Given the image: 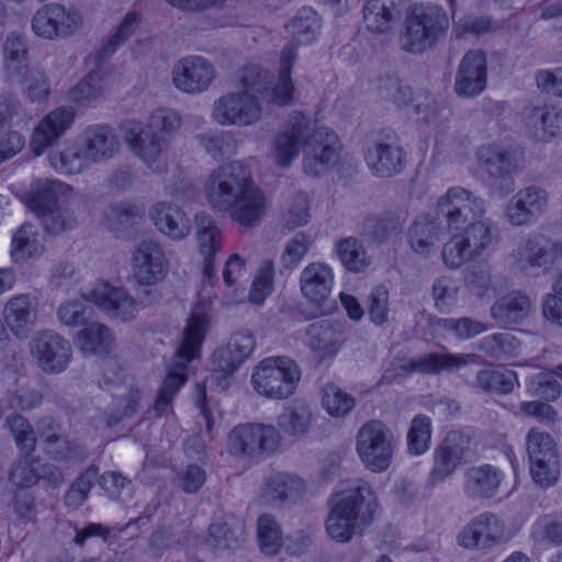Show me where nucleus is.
<instances>
[{
    "label": "nucleus",
    "instance_id": "obj_30",
    "mask_svg": "<svg viewBox=\"0 0 562 562\" xmlns=\"http://www.w3.org/2000/svg\"><path fill=\"white\" fill-rule=\"evenodd\" d=\"M195 224L198 248L204 258L203 274L211 278L215 271V256L222 249V232L212 216L205 212L196 214Z\"/></svg>",
    "mask_w": 562,
    "mask_h": 562
},
{
    "label": "nucleus",
    "instance_id": "obj_26",
    "mask_svg": "<svg viewBox=\"0 0 562 562\" xmlns=\"http://www.w3.org/2000/svg\"><path fill=\"white\" fill-rule=\"evenodd\" d=\"M487 82L486 56L480 49L469 50L461 59L456 74L454 91L461 98L481 94Z\"/></svg>",
    "mask_w": 562,
    "mask_h": 562
},
{
    "label": "nucleus",
    "instance_id": "obj_54",
    "mask_svg": "<svg viewBox=\"0 0 562 562\" xmlns=\"http://www.w3.org/2000/svg\"><path fill=\"white\" fill-rule=\"evenodd\" d=\"M49 161L56 171L66 175H78L91 165L89 159H86L82 146L80 148L69 147L57 154H52Z\"/></svg>",
    "mask_w": 562,
    "mask_h": 562
},
{
    "label": "nucleus",
    "instance_id": "obj_28",
    "mask_svg": "<svg viewBox=\"0 0 562 562\" xmlns=\"http://www.w3.org/2000/svg\"><path fill=\"white\" fill-rule=\"evenodd\" d=\"M504 473L492 464L468 468L463 474L464 495L472 501L491 499L498 493Z\"/></svg>",
    "mask_w": 562,
    "mask_h": 562
},
{
    "label": "nucleus",
    "instance_id": "obj_57",
    "mask_svg": "<svg viewBox=\"0 0 562 562\" xmlns=\"http://www.w3.org/2000/svg\"><path fill=\"white\" fill-rule=\"evenodd\" d=\"M181 124V116L175 110L159 108L151 112L145 126L158 135L165 136L170 143V138L177 134Z\"/></svg>",
    "mask_w": 562,
    "mask_h": 562
},
{
    "label": "nucleus",
    "instance_id": "obj_13",
    "mask_svg": "<svg viewBox=\"0 0 562 562\" xmlns=\"http://www.w3.org/2000/svg\"><path fill=\"white\" fill-rule=\"evenodd\" d=\"M256 346L255 337L250 333H236L231 336L227 344L217 347L209 358L211 380L224 391L229 387L233 375L248 359Z\"/></svg>",
    "mask_w": 562,
    "mask_h": 562
},
{
    "label": "nucleus",
    "instance_id": "obj_19",
    "mask_svg": "<svg viewBox=\"0 0 562 562\" xmlns=\"http://www.w3.org/2000/svg\"><path fill=\"white\" fill-rule=\"evenodd\" d=\"M30 351L45 373H60L66 370L72 355L70 342L52 329L37 331L30 341Z\"/></svg>",
    "mask_w": 562,
    "mask_h": 562
},
{
    "label": "nucleus",
    "instance_id": "obj_9",
    "mask_svg": "<svg viewBox=\"0 0 562 562\" xmlns=\"http://www.w3.org/2000/svg\"><path fill=\"white\" fill-rule=\"evenodd\" d=\"M296 60L293 45L284 46L280 57V74L278 82L272 86L271 77L267 70L249 65L241 70L239 83L241 92L256 95L262 103H276L284 105L291 102L294 92V85L291 79V67Z\"/></svg>",
    "mask_w": 562,
    "mask_h": 562
},
{
    "label": "nucleus",
    "instance_id": "obj_60",
    "mask_svg": "<svg viewBox=\"0 0 562 562\" xmlns=\"http://www.w3.org/2000/svg\"><path fill=\"white\" fill-rule=\"evenodd\" d=\"M42 463L34 458H22L9 473L10 481L20 488L30 487L41 480Z\"/></svg>",
    "mask_w": 562,
    "mask_h": 562
},
{
    "label": "nucleus",
    "instance_id": "obj_62",
    "mask_svg": "<svg viewBox=\"0 0 562 562\" xmlns=\"http://www.w3.org/2000/svg\"><path fill=\"white\" fill-rule=\"evenodd\" d=\"M7 425L12 431L16 446L27 453L36 447V434L32 425L22 415L13 414L7 417Z\"/></svg>",
    "mask_w": 562,
    "mask_h": 562
},
{
    "label": "nucleus",
    "instance_id": "obj_3",
    "mask_svg": "<svg viewBox=\"0 0 562 562\" xmlns=\"http://www.w3.org/2000/svg\"><path fill=\"white\" fill-rule=\"evenodd\" d=\"M302 147L303 169L312 177L325 173L338 161L336 134L326 127H312L305 114L294 112L284 128L276 135L270 156L277 166L286 168L297 158Z\"/></svg>",
    "mask_w": 562,
    "mask_h": 562
},
{
    "label": "nucleus",
    "instance_id": "obj_51",
    "mask_svg": "<svg viewBox=\"0 0 562 562\" xmlns=\"http://www.w3.org/2000/svg\"><path fill=\"white\" fill-rule=\"evenodd\" d=\"M257 537L261 551L267 555H274L282 546V532L276 518L262 514L257 520Z\"/></svg>",
    "mask_w": 562,
    "mask_h": 562
},
{
    "label": "nucleus",
    "instance_id": "obj_36",
    "mask_svg": "<svg viewBox=\"0 0 562 562\" xmlns=\"http://www.w3.org/2000/svg\"><path fill=\"white\" fill-rule=\"evenodd\" d=\"M464 457V449L454 442V435L448 436L434 450V465L428 476V484L436 486L450 477Z\"/></svg>",
    "mask_w": 562,
    "mask_h": 562
},
{
    "label": "nucleus",
    "instance_id": "obj_35",
    "mask_svg": "<svg viewBox=\"0 0 562 562\" xmlns=\"http://www.w3.org/2000/svg\"><path fill=\"white\" fill-rule=\"evenodd\" d=\"M333 284V270L323 262L307 265L300 276L302 294L313 303L326 301L331 293Z\"/></svg>",
    "mask_w": 562,
    "mask_h": 562
},
{
    "label": "nucleus",
    "instance_id": "obj_64",
    "mask_svg": "<svg viewBox=\"0 0 562 562\" xmlns=\"http://www.w3.org/2000/svg\"><path fill=\"white\" fill-rule=\"evenodd\" d=\"M532 536L540 542L562 546V519L552 516L539 518L533 524Z\"/></svg>",
    "mask_w": 562,
    "mask_h": 562
},
{
    "label": "nucleus",
    "instance_id": "obj_46",
    "mask_svg": "<svg viewBox=\"0 0 562 562\" xmlns=\"http://www.w3.org/2000/svg\"><path fill=\"white\" fill-rule=\"evenodd\" d=\"M520 349V341L509 333L491 334L477 342L479 351L497 361L518 356Z\"/></svg>",
    "mask_w": 562,
    "mask_h": 562
},
{
    "label": "nucleus",
    "instance_id": "obj_45",
    "mask_svg": "<svg viewBox=\"0 0 562 562\" xmlns=\"http://www.w3.org/2000/svg\"><path fill=\"white\" fill-rule=\"evenodd\" d=\"M105 92V75L101 69H95L69 90L68 99L76 104L87 106L103 99Z\"/></svg>",
    "mask_w": 562,
    "mask_h": 562
},
{
    "label": "nucleus",
    "instance_id": "obj_8",
    "mask_svg": "<svg viewBox=\"0 0 562 562\" xmlns=\"http://www.w3.org/2000/svg\"><path fill=\"white\" fill-rule=\"evenodd\" d=\"M449 27V18L442 7L432 3H418L406 14L400 34L403 50L420 54L432 47Z\"/></svg>",
    "mask_w": 562,
    "mask_h": 562
},
{
    "label": "nucleus",
    "instance_id": "obj_39",
    "mask_svg": "<svg viewBox=\"0 0 562 562\" xmlns=\"http://www.w3.org/2000/svg\"><path fill=\"white\" fill-rule=\"evenodd\" d=\"M560 113L553 106H533L528 110L525 123L532 138L549 142L560 132Z\"/></svg>",
    "mask_w": 562,
    "mask_h": 562
},
{
    "label": "nucleus",
    "instance_id": "obj_24",
    "mask_svg": "<svg viewBox=\"0 0 562 562\" xmlns=\"http://www.w3.org/2000/svg\"><path fill=\"white\" fill-rule=\"evenodd\" d=\"M133 276L142 285H154L162 281L169 262L162 247L153 240L140 241L132 257Z\"/></svg>",
    "mask_w": 562,
    "mask_h": 562
},
{
    "label": "nucleus",
    "instance_id": "obj_49",
    "mask_svg": "<svg viewBox=\"0 0 562 562\" xmlns=\"http://www.w3.org/2000/svg\"><path fill=\"white\" fill-rule=\"evenodd\" d=\"M198 145L214 159L233 155L236 151V142L229 132H207L195 135Z\"/></svg>",
    "mask_w": 562,
    "mask_h": 562
},
{
    "label": "nucleus",
    "instance_id": "obj_61",
    "mask_svg": "<svg viewBox=\"0 0 562 562\" xmlns=\"http://www.w3.org/2000/svg\"><path fill=\"white\" fill-rule=\"evenodd\" d=\"M367 310L374 325L382 326L389 321L390 303L386 286L380 284L371 290L367 299Z\"/></svg>",
    "mask_w": 562,
    "mask_h": 562
},
{
    "label": "nucleus",
    "instance_id": "obj_17",
    "mask_svg": "<svg viewBox=\"0 0 562 562\" xmlns=\"http://www.w3.org/2000/svg\"><path fill=\"white\" fill-rule=\"evenodd\" d=\"M82 25L80 12L59 3H47L36 10L31 27L38 37L55 41L76 34Z\"/></svg>",
    "mask_w": 562,
    "mask_h": 562
},
{
    "label": "nucleus",
    "instance_id": "obj_38",
    "mask_svg": "<svg viewBox=\"0 0 562 562\" xmlns=\"http://www.w3.org/2000/svg\"><path fill=\"white\" fill-rule=\"evenodd\" d=\"M307 484L301 477L281 473L269 477L262 487L261 497L269 505L295 501L306 493Z\"/></svg>",
    "mask_w": 562,
    "mask_h": 562
},
{
    "label": "nucleus",
    "instance_id": "obj_44",
    "mask_svg": "<svg viewBox=\"0 0 562 562\" xmlns=\"http://www.w3.org/2000/svg\"><path fill=\"white\" fill-rule=\"evenodd\" d=\"M313 411L304 402H296L283 408L277 418L278 427L290 437H301L308 432L313 422Z\"/></svg>",
    "mask_w": 562,
    "mask_h": 562
},
{
    "label": "nucleus",
    "instance_id": "obj_4",
    "mask_svg": "<svg viewBox=\"0 0 562 562\" xmlns=\"http://www.w3.org/2000/svg\"><path fill=\"white\" fill-rule=\"evenodd\" d=\"M326 531L337 542H349L373 522L380 504L371 484L361 479L341 481L329 501Z\"/></svg>",
    "mask_w": 562,
    "mask_h": 562
},
{
    "label": "nucleus",
    "instance_id": "obj_21",
    "mask_svg": "<svg viewBox=\"0 0 562 562\" xmlns=\"http://www.w3.org/2000/svg\"><path fill=\"white\" fill-rule=\"evenodd\" d=\"M474 359L475 355L473 353L429 352L400 364L401 372L398 374H391L390 371H386L383 379L391 382L398 375L407 376L415 372L431 375L452 373L467 367Z\"/></svg>",
    "mask_w": 562,
    "mask_h": 562
},
{
    "label": "nucleus",
    "instance_id": "obj_43",
    "mask_svg": "<svg viewBox=\"0 0 562 562\" xmlns=\"http://www.w3.org/2000/svg\"><path fill=\"white\" fill-rule=\"evenodd\" d=\"M321 27V18L315 10L308 7L300 9L288 26L292 36V43L286 46L293 45L295 54L297 55V46L307 45L314 42L319 34Z\"/></svg>",
    "mask_w": 562,
    "mask_h": 562
},
{
    "label": "nucleus",
    "instance_id": "obj_32",
    "mask_svg": "<svg viewBox=\"0 0 562 562\" xmlns=\"http://www.w3.org/2000/svg\"><path fill=\"white\" fill-rule=\"evenodd\" d=\"M532 310L530 297L520 292L512 291L497 299L490 308L491 317L502 327L521 324Z\"/></svg>",
    "mask_w": 562,
    "mask_h": 562
},
{
    "label": "nucleus",
    "instance_id": "obj_10",
    "mask_svg": "<svg viewBox=\"0 0 562 562\" xmlns=\"http://www.w3.org/2000/svg\"><path fill=\"white\" fill-rule=\"evenodd\" d=\"M301 375V368L292 358L268 357L254 368L251 385L266 398L284 401L295 393Z\"/></svg>",
    "mask_w": 562,
    "mask_h": 562
},
{
    "label": "nucleus",
    "instance_id": "obj_12",
    "mask_svg": "<svg viewBox=\"0 0 562 562\" xmlns=\"http://www.w3.org/2000/svg\"><path fill=\"white\" fill-rule=\"evenodd\" d=\"M396 447L393 431L380 420L363 424L356 437V451L367 469L374 473L386 471Z\"/></svg>",
    "mask_w": 562,
    "mask_h": 562
},
{
    "label": "nucleus",
    "instance_id": "obj_18",
    "mask_svg": "<svg viewBox=\"0 0 562 562\" xmlns=\"http://www.w3.org/2000/svg\"><path fill=\"white\" fill-rule=\"evenodd\" d=\"M122 130L132 153L151 170L162 172L164 158L169 148L166 137L134 121L123 122Z\"/></svg>",
    "mask_w": 562,
    "mask_h": 562
},
{
    "label": "nucleus",
    "instance_id": "obj_14",
    "mask_svg": "<svg viewBox=\"0 0 562 562\" xmlns=\"http://www.w3.org/2000/svg\"><path fill=\"white\" fill-rule=\"evenodd\" d=\"M522 153L497 144H485L477 148L476 159L487 173L493 187H497L502 195L513 192V176L520 169Z\"/></svg>",
    "mask_w": 562,
    "mask_h": 562
},
{
    "label": "nucleus",
    "instance_id": "obj_34",
    "mask_svg": "<svg viewBox=\"0 0 562 562\" xmlns=\"http://www.w3.org/2000/svg\"><path fill=\"white\" fill-rule=\"evenodd\" d=\"M3 316L13 335L25 338L36 323L37 311L29 294H18L7 302Z\"/></svg>",
    "mask_w": 562,
    "mask_h": 562
},
{
    "label": "nucleus",
    "instance_id": "obj_29",
    "mask_svg": "<svg viewBox=\"0 0 562 562\" xmlns=\"http://www.w3.org/2000/svg\"><path fill=\"white\" fill-rule=\"evenodd\" d=\"M86 159L100 164L113 158L120 150V140L108 125H92L85 130L81 144Z\"/></svg>",
    "mask_w": 562,
    "mask_h": 562
},
{
    "label": "nucleus",
    "instance_id": "obj_55",
    "mask_svg": "<svg viewBox=\"0 0 562 562\" xmlns=\"http://www.w3.org/2000/svg\"><path fill=\"white\" fill-rule=\"evenodd\" d=\"M140 20L142 18L139 13L128 12L122 20L116 32L111 37H109L99 49L97 59L102 61L110 58V56H112L117 47L122 45L135 32L140 23Z\"/></svg>",
    "mask_w": 562,
    "mask_h": 562
},
{
    "label": "nucleus",
    "instance_id": "obj_16",
    "mask_svg": "<svg viewBox=\"0 0 562 562\" xmlns=\"http://www.w3.org/2000/svg\"><path fill=\"white\" fill-rule=\"evenodd\" d=\"M363 156L370 171L380 178L400 173L405 166L406 154L400 138L392 131L381 132L368 140Z\"/></svg>",
    "mask_w": 562,
    "mask_h": 562
},
{
    "label": "nucleus",
    "instance_id": "obj_40",
    "mask_svg": "<svg viewBox=\"0 0 562 562\" xmlns=\"http://www.w3.org/2000/svg\"><path fill=\"white\" fill-rule=\"evenodd\" d=\"M402 0H369L363 8V21L373 33H385L400 19Z\"/></svg>",
    "mask_w": 562,
    "mask_h": 562
},
{
    "label": "nucleus",
    "instance_id": "obj_27",
    "mask_svg": "<svg viewBox=\"0 0 562 562\" xmlns=\"http://www.w3.org/2000/svg\"><path fill=\"white\" fill-rule=\"evenodd\" d=\"M75 112L69 106H59L45 115L34 128L31 148L40 156L52 146L74 123Z\"/></svg>",
    "mask_w": 562,
    "mask_h": 562
},
{
    "label": "nucleus",
    "instance_id": "obj_33",
    "mask_svg": "<svg viewBox=\"0 0 562 562\" xmlns=\"http://www.w3.org/2000/svg\"><path fill=\"white\" fill-rule=\"evenodd\" d=\"M438 217L420 214L414 218L407 229V241L411 248L419 255H428L439 243L445 227Z\"/></svg>",
    "mask_w": 562,
    "mask_h": 562
},
{
    "label": "nucleus",
    "instance_id": "obj_52",
    "mask_svg": "<svg viewBox=\"0 0 562 562\" xmlns=\"http://www.w3.org/2000/svg\"><path fill=\"white\" fill-rule=\"evenodd\" d=\"M41 252L36 233L32 224H23L14 233L11 243V257L14 262H23Z\"/></svg>",
    "mask_w": 562,
    "mask_h": 562
},
{
    "label": "nucleus",
    "instance_id": "obj_25",
    "mask_svg": "<svg viewBox=\"0 0 562 562\" xmlns=\"http://www.w3.org/2000/svg\"><path fill=\"white\" fill-rule=\"evenodd\" d=\"M548 203L549 193L544 188L528 186L512 196L505 210V218L513 226L529 225L546 211Z\"/></svg>",
    "mask_w": 562,
    "mask_h": 562
},
{
    "label": "nucleus",
    "instance_id": "obj_11",
    "mask_svg": "<svg viewBox=\"0 0 562 562\" xmlns=\"http://www.w3.org/2000/svg\"><path fill=\"white\" fill-rule=\"evenodd\" d=\"M512 269L530 272L540 269L543 273H562V240L542 235H529L519 241L509 256Z\"/></svg>",
    "mask_w": 562,
    "mask_h": 562
},
{
    "label": "nucleus",
    "instance_id": "obj_50",
    "mask_svg": "<svg viewBox=\"0 0 562 562\" xmlns=\"http://www.w3.org/2000/svg\"><path fill=\"white\" fill-rule=\"evenodd\" d=\"M407 450L412 456H422L430 447L431 440V419L430 417L418 414L412 422L406 436Z\"/></svg>",
    "mask_w": 562,
    "mask_h": 562
},
{
    "label": "nucleus",
    "instance_id": "obj_2",
    "mask_svg": "<svg viewBox=\"0 0 562 562\" xmlns=\"http://www.w3.org/2000/svg\"><path fill=\"white\" fill-rule=\"evenodd\" d=\"M209 204L227 212L243 228L260 224L266 211V198L254 182L250 170L239 160L223 164L212 170L204 183Z\"/></svg>",
    "mask_w": 562,
    "mask_h": 562
},
{
    "label": "nucleus",
    "instance_id": "obj_1",
    "mask_svg": "<svg viewBox=\"0 0 562 562\" xmlns=\"http://www.w3.org/2000/svg\"><path fill=\"white\" fill-rule=\"evenodd\" d=\"M436 212L446 231L456 232L441 249L442 261L449 269H458L496 249L498 227L486 216L482 196L463 187H452L437 200Z\"/></svg>",
    "mask_w": 562,
    "mask_h": 562
},
{
    "label": "nucleus",
    "instance_id": "obj_59",
    "mask_svg": "<svg viewBox=\"0 0 562 562\" xmlns=\"http://www.w3.org/2000/svg\"><path fill=\"white\" fill-rule=\"evenodd\" d=\"M529 461L559 456L554 439L550 434L531 428L526 437Z\"/></svg>",
    "mask_w": 562,
    "mask_h": 562
},
{
    "label": "nucleus",
    "instance_id": "obj_53",
    "mask_svg": "<svg viewBox=\"0 0 562 562\" xmlns=\"http://www.w3.org/2000/svg\"><path fill=\"white\" fill-rule=\"evenodd\" d=\"M22 87L23 92L31 101L45 99L49 93V81L41 67H27L20 79H8Z\"/></svg>",
    "mask_w": 562,
    "mask_h": 562
},
{
    "label": "nucleus",
    "instance_id": "obj_31",
    "mask_svg": "<svg viewBox=\"0 0 562 562\" xmlns=\"http://www.w3.org/2000/svg\"><path fill=\"white\" fill-rule=\"evenodd\" d=\"M149 216L156 228L172 240H181L191 232V222L186 213L170 202H157Z\"/></svg>",
    "mask_w": 562,
    "mask_h": 562
},
{
    "label": "nucleus",
    "instance_id": "obj_47",
    "mask_svg": "<svg viewBox=\"0 0 562 562\" xmlns=\"http://www.w3.org/2000/svg\"><path fill=\"white\" fill-rule=\"evenodd\" d=\"M516 373L510 370L481 369L477 371L473 386L483 392L509 394L514 390Z\"/></svg>",
    "mask_w": 562,
    "mask_h": 562
},
{
    "label": "nucleus",
    "instance_id": "obj_41",
    "mask_svg": "<svg viewBox=\"0 0 562 562\" xmlns=\"http://www.w3.org/2000/svg\"><path fill=\"white\" fill-rule=\"evenodd\" d=\"M305 335L307 345L323 359L335 356L339 350L340 335L329 321L322 319L310 324Z\"/></svg>",
    "mask_w": 562,
    "mask_h": 562
},
{
    "label": "nucleus",
    "instance_id": "obj_6",
    "mask_svg": "<svg viewBox=\"0 0 562 562\" xmlns=\"http://www.w3.org/2000/svg\"><path fill=\"white\" fill-rule=\"evenodd\" d=\"M91 303L111 317L123 322L134 319L137 314V302L134 297L123 289L101 283L92 289L86 297L63 302L56 312L59 323L67 327L87 326L94 313Z\"/></svg>",
    "mask_w": 562,
    "mask_h": 562
},
{
    "label": "nucleus",
    "instance_id": "obj_7",
    "mask_svg": "<svg viewBox=\"0 0 562 562\" xmlns=\"http://www.w3.org/2000/svg\"><path fill=\"white\" fill-rule=\"evenodd\" d=\"M76 193L71 186L59 180H38L29 196L27 205L36 215L43 229L59 235L78 225L72 210Z\"/></svg>",
    "mask_w": 562,
    "mask_h": 562
},
{
    "label": "nucleus",
    "instance_id": "obj_58",
    "mask_svg": "<svg viewBox=\"0 0 562 562\" xmlns=\"http://www.w3.org/2000/svg\"><path fill=\"white\" fill-rule=\"evenodd\" d=\"M529 471L533 482L541 487L554 485L561 472L560 456L529 461Z\"/></svg>",
    "mask_w": 562,
    "mask_h": 562
},
{
    "label": "nucleus",
    "instance_id": "obj_48",
    "mask_svg": "<svg viewBox=\"0 0 562 562\" xmlns=\"http://www.w3.org/2000/svg\"><path fill=\"white\" fill-rule=\"evenodd\" d=\"M336 252L342 266L351 272L364 271L370 263L362 243L355 237L338 241Z\"/></svg>",
    "mask_w": 562,
    "mask_h": 562
},
{
    "label": "nucleus",
    "instance_id": "obj_5",
    "mask_svg": "<svg viewBox=\"0 0 562 562\" xmlns=\"http://www.w3.org/2000/svg\"><path fill=\"white\" fill-rule=\"evenodd\" d=\"M211 325L210 304L199 302L191 311L183 329L182 340L175 356L173 367L169 370L154 404L158 415L168 411L173 396L187 381V367L200 357L201 347Z\"/></svg>",
    "mask_w": 562,
    "mask_h": 562
},
{
    "label": "nucleus",
    "instance_id": "obj_15",
    "mask_svg": "<svg viewBox=\"0 0 562 562\" xmlns=\"http://www.w3.org/2000/svg\"><path fill=\"white\" fill-rule=\"evenodd\" d=\"M262 103L248 92L232 91L217 98L212 104L211 117L223 126L247 127L261 120Z\"/></svg>",
    "mask_w": 562,
    "mask_h": 562
},
{
    "label": "nucleus",
    "instance_id": "obj_56",
    "mask_svg": "<svg viewBox=\"0 0 562 562\" xmlns=\"http://www.w3.org/2000/svg\"><path fill=\"white\" fill-rule=\"evenodd\" d=\"M322 404L330 416L342 417L355 407L356 401L336 384L327 383L323 387Z\"/></svg>",
    "mask_w": 562,
    "mask_h": 562
},
{
    "label": "nucleus",
    "instance_id": "obj_42",
    "mask_svg": "<svg viewBox=\"0 0 562 562\" xmlns=\"http://www.w3.org/2000/svg\"><path fill=\"white\" fill-rule=\"evenodd\" d=\"M4 71L8 79H20L29 67V46L25 37L12 32L3 43Z\"/></svg>",
    "mask_w": 562,
    "mask_h": 562
},
{
    "label": "nucleus",
    "instance_id": "obj_23",
    "mask_svg": "<svg viewBox=\"0 0 562 562\" xmlns=\"http://www.w3.org/2000/svg\"><path fill=\"white\" fill-rule=\"evenodd\" d=\"M171 75L178 90L188 94H200L209 89L216 71L207 59L201 56H188L175 64Z\"/></svg>",
    "mask_w": 562,
    "mask_h": 562
},
{
    "label": "nucleus",
    "instance_id": "obj_63",
    "mask_svg": "<svg viewBox=\"0 0 562 562\" xmlns=\"http://www.w3.org/2000/svg\"><path fill=\"white\" fill-rule=\"evenodd\" d=\"M458 286L456 281L442 276L435 280L432 284V296L436 308L440 313H449L457 300Z\"/></svg>",
    "mask_w": 562,
    "mask_h": 562
},
{
    "label": "nucleus",
    "instance_id": "obj_22",
    "mask_svg": "<svg viewBox=\"0 0 562 562\" xmlns=\"http://www.w3.org/2000/svg\"><path fill=\"white\" fill-rule=\"evenodd\" d=\"M505 532L504 521L494 513L484 512L472 518L458 533L460 547L485 550L497 546Z\"/></svg>",
    "mask_w": 562,
    "mask_h": 562
},
{
    "label": "nucleus",
    "instance_id": "obj_20",
    "mask_svg": "<svg viewBox=\"0 0 562 562\" xmlns=\"http://www.w3.org/2000/svg\"><path fill=\"white\" fill-rule=\"evenodd\" d=\"M281 436L272 425L249 424L235 427L228 437V451L235 456L254 458L261 452H272Z\"/></svg>",
    "mask_w": 562,
    "mask_h": 562
},
{
    "label": "nucleus",
    "instance_id": "obj_37",
    "mask_svg": "<svg viewBox=\"0 0 562 562\" xmlns=\"http://www.w3.org/2000/svg\"><path fill=\"white\" fill-rule=\"evenodd\" d=\"M75 344L85 356H105L113 351L115 338L106 325L93 322L77 333Z\"/></svg>",
    "mask_w": 562,
    "mask_h": 562
}]
</instances>
